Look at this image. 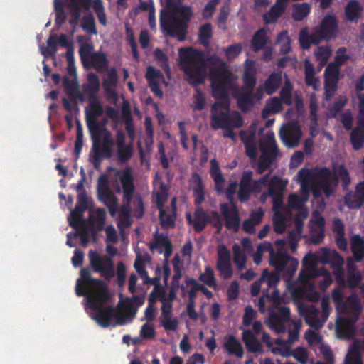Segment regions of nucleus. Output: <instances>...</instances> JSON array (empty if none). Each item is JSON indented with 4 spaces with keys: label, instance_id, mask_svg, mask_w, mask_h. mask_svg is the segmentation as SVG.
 I'll list each match as a JSON object with an SVG mask.
<instances>
[{
    "label": "nucleus",
    "instance_id": "obj_1",
    "mask_svg": "<svg viewBox=\"0 0 364 364\" xmlns=\"http://www.w3.org/2000/svg\"><path fill=\"white\" fill-rule=\"evenodd\" d=\"M90 274V270L82 269L81 278L77 279L75 287L78 296H86L85 309L90 316L102 327L129 323L134 317L136 309L142 304L141 301L133 296L122 301L116 310L105 307L109 298L107 286L102 281L92 279Z\"/></svg>",
    "mask_w": 364,
    "mask_h": 364
},
{
    "label": "nucleus",
    "instance_id": "obj_2",
    "mask_svg": "<svg viewBox=\"0 0 364 364\" xmlns=\"http://www.w3.org/2000/svg\"><path fill=\"white\" fill-rule=\"evenodd\" d=\"M208 62L210 68L213 95L218 100L212 107L211 127L214 129L225 130L223 136L235 139V134L231 130L233 127H240L242 119L237 112L228 114V102L227 97L230 93L237 97L236 79L228 71L227 65L217 56H212Z\"/></svg>",
    "mask_w": 364,
    "mask_h": 364
},
{
    "label": "nucleus",
    "instance_id": "obj_3",
    "mask_svg": "<svg viewBox=\"0 0 364 364\" xmlns=\"http://www.w3.org/2000/svg\"><path fill=\"white\" fill-rule=\"evenodd\" d=\"M297 181L301 185V197L291 194L289 198V206L291 209L299 210L300 214L294 221L295 230L290 232L289 241L293 252L296 250L297 242L301 237L303 222L308 211L303 208V204L308 200L309 194L313 192L314 196L318 198L323 191L326 196H330L337 184V180L328 169L319 172H312L307 169H301L297 173Z\"/></svg>",
    "mask_w": 364,
    "mask_h": 364
},
{
    "label": "nucleus",
    "instance_id": "obj_4",
    "mask_svg": "<svg viewBox=\"0 0 364 364\" xmlns=\"http://www.w3.org/2000/svg\"><path fill=\"white\" fill-rule=\"evenodd\" d=\"M338 314H343L344 317H338L336 320V333L340 338H349L354 332V324L358 320L360 312V301L356 295L350 296L344 303L343 294L340 289H335L332 293Z\"/></svg>",
    "mask_w": 364,
    "mask_h": 364
},
{
    "label": "nucleus",
    "instance_id": "obj_5",
    "mask_svg": "<svg viewBox=\"0 0 364 364\" xmlns=\"http://www.w3.org/2000/svg\"><path fill=\"white\" fill-rule=\"evenodd\" d=\"M318 262L314 253H309L303 259V269L299 273L298 283L295 285L287 284V288L294 299H306L310 301H316L319 299L312 282V279L319 274V269L316 268Z\"/></svg>",
    "mask_w": 364,
    "mask_h": 364
},
{
    "label": "nucleus",
    "instance_id": "obj_6",
    "mask_svg": "<svg viewBox=\"0 0 364 364\" xmlns=\"http://www.w3.org/2000/svg\"><path fill=\"white\" fill-rule=\"evenodd\" d=\"M338 32V21L333 14L326 15L319 27L316 28L311 34L307 28L301 31L299 42L304 49H308L311 44H318L323 40L335 38Z\"/></svg>",
    "mask_w": 364,
    "mask_h": 364
},
{
    "label": "nucleus",
    "instance_id": "obj_7",
    "mask_svg": "<svg viewBox=\"0 0 364 364\" xmlns=\"http://www.w3.org/2000/svg\"><path fill=\"white\" fill-rule=\"evenodd\" d=\"M102 113L103 109L100 103L97 100H92L90 102L89 107L86 109V119L92 134L93 148L97 150L102 144L103 149L108 151L113 144L110 133L107 130H102L100 132L97 131V119Z\"/></svg>",
    "mask_w": 364,
    "mask_h": 364
},
{
    "label": "nucleus",
    "instance_id": "obj_8",
    "mask_svg": "<svg viewBox=\"0 0 364 364\" xmlns=\"http://www.w3.org/2000/svg\"><path fill=\"white\" fill-rule=\"evenodd\" d=\"M178 53L181 65L190 82L203 83L207 73L200 54L189 48H181Z\"/></svg>",
    "mask_w": 364,
    "mask_h": 364
},
{
    "label": "nucleus",
    "instance_id": "obj_9",
    "mask_svg": "<svg viewBox=\"0 0 364 364\" xmlns=\"http://www.w3.org/2000/svg\"><path fill=\"white\" fill-rule=\"evenodd\" d=\"M355 94L358 99V114L357 127L351 134V142L355 149H359L364 144V74L355 83Z\"/></svg>",
    "mask_w": 364,
    "mask_h": 364
},
{
    "label": "nucleus",
    "instance_id": "obj_10",
    "mask_svg": "<svg viewBox=\"0 0 364 364\" xmlns=\"http://www.w3.org/2000/svg\"><path fill=\"white\" fill-rule=\"evenodd\" d=\"M256 68L253 60L247 59L244 63L243 80L245 89L241 94L237 93L240 106L245 110L253 103L252 91L256 84Z\"/></svg>",
    "mask_w": 364,
    "mask_h": 364
},
{
    "label": "nucleus",
    "instance_id": "obj_11",
    "mask_svg": "<svg viewBox=\"0 0 364 364\" xmlns=\"http://www.w3.org/2000/svg\"><path fill=\"white\" fill-rule=\"evenodd\" d=\"M348 59L346 49L343 47L339 48L336 51L335 62L330 63L325 70V90L326 98H331L336 90L338 80V66L343 64Z\"/></svg>",
    "mask_w": 364,
    "mask_h": 364
},
{
    "label": "nucleus",
    "instance_id": "obj_12",
    "mask_svg": "<svg viewBox=\"0 0 364 364\" xmlns=\"http://www.w3.org/2000/svg\"><path fill=\"white\" fill-rule=\"evenodd\" d=\"M260 156L258 161L257 172L263 173L272 164L278 155L274 134L268 132L259 142Z\"/></svg>",
    "mask_w": 364,
    "mask_h": 364
},
{
    "label": "nucleus",
    "instance_id": "obj_13",
    "mask_svg": "<svg viewBox=\"0 0 364 364\" xmlns=\"http://www.w3.org/2000/svg\"><path fill=\"white\" fill-rule=\"evenodd\" d=\"M315 255L318 262L331 264L337 283L345 286V275L343 268L344 260L338 252L335 250L323 247L320 249Z\"/></svg>",
    "mask_w": 364,
    "mask_h": 364
},
{
    "label": "nucleus",
    "instance_id": "obj_14",
    "mask_svg": "<svg viewBox=\"0 0 364 364\" xmlns=\"http://www.w3.org/2000/svg\"><path fill=\"white\" fill-rule=\"evenodd\" d=\"M252 171L245 172L242 175L238 192V196L241 201L247 200L251 192L261 191L269 181V174L258 181H252Z\"/></svg>",
    "mask_w": 364,
    "mask_h": 364
},
{
    "label": "nucleus",
    "instance_id": "obj_15",
    "mask_svg": "<svg viewBox=\"0 0 364 364\" xmlns=\"http://www.w3.org/2000/svg\"><path fill=\"white\" fill-rule=\"evenodd\" d=\"M89 259L93 269L100 272L106 279H111L114 275L112 260L106 256H101L95 251L89 252Z\"/></svg>",
    "mask_w": 364,
    "mask_h": 364
},
{
    "label": "nucleus",
    "instance_id": "obj_16",
    "mask_svg": "<svg viewBox=\"0 0 364 364\" xmlns=\"http://www.w3.org/2000/svg\"><path fill=\"white\" fill-rule=\"evenodd\" d=\"M269 196L273 198L274 230L277 233H282L289 220V211L282 206V194Z\"/></svg>",
    "mask_w": 364,
    "mask_h": 364
},
{
    "label": "nucleus",
    "instance_id": "obj_17",
    "mask_svg": "<svg viewBox=\"0 0 364 364\" xmlns=\"http://www.w3.org/2000/svg\"><path fill=\"white\" fill-rule=\"evenodd\" d=\"M84 183L85 178H82L76 186V191L78 193L77 203L75 209L71 210L68 218L70 225L75 228L81 225V215L87 208V196L84 191Z\"/></svg>",
    "mask_w": 364,
    "mask_h": 364
},
{
    "label": "nucleus",
    "instance_id": "obj_18",
    "mask_svg": "<svg viewBox=\"0 0 364 364\" xmlns=\"http://www.w3.org/2000/svg\"><path fill=\"white\" fill-rule=\"evenodd\" d=\"M302 133L300 126L294 122L283 124L279 130V136L285 146L293 148L296 146Z\"/></svg>",
    "mask_w": 364,
    "mask_h": 364
},
{
    "label": "nucleus",
    "instance_id": "obj_19",
    "mask_svg": "<svg viewBox=\"0 0 364 364\" xmlns=\"http://www.w3.org/2000/svg\"><path fill=\"white\" fill-rule=\"evenodd\" d=\"M113 175L115 178L113 187L117 191L120 192V185H122L124 198L129 200L134 191L133 178L130 169L127 168L123 171L114 170Z\"/></svg>",
    "mask_w": 364,
    "mask_h": 364
},
{
    "label": "nucleus",
    "instance_id": "obj_20",
    "mask_svg": "<svg viewBox=\"0 0 364 364\" xmlns=\"http://www.w3.org/2000/svg\"><path fill=\"white\" fill-rule=\"evenodd\" d=\"M298 311L301 316L304 317L306 323L316 330L322 328L326 323L321 313H319L313 305L299 304L298 305Z\"/></svg>",
    "mask_w": 364,
    "mask_h": 364
},
{
    "label": "nucleus",
    "instance_id": "obj_21",
    "mask_svg": "<svg viewBox=\"0 0 364 364\" xmlns=\"http://www.w3.org/2000/svg\"><path fill=\"white\" fill-rule=\"evenodd\" d=\"M97 191L100 200L108 207L111 215L114 217L117 213V200L107 188L106 180L103 176L99 178Z\"/></svg>",
    "mask_w": 364,
    "mask_h": 364
},
{
    "label": "nucleus",
    "instance_id": "obj_22",
    "mask_svg": "<svg viewBox=\"0 0 364 364\" xmlns=\"http://www.w3.org/2000/svg\"><path fill=\"white\" fill-rule=\"evenodd\" d=\"M290 320V311L289 308L282 307L279 314H272L267 321L269 326L277 333H284L287 330L286 323Z\"/></svg>",
    "mask_w": 364,
    "mask_h": 364
},
{
    "label": "nucleus",
    "instance_id": "obj_23",
    "mask_svg": "<svg viewBox=\"0 0 364 364\" xmlns=\"http://www.w3.org/2000/svg\"><path fill=\"white\" fill-rule=\"evenodd\" d=\"M325 221L323 218L316 211L314 212L309 223L311 234V241L314 244H319L323 238V228Z\"/></svg>",
    "mask_w": 364,
    "mask_h": 364
},
{
    "label": "nucleus",
    "instance_id": "obj_24",
    "mask_svg": "<svg viewBox=\"0 0 364 364\" xmlns=\"http://www.w3.org/2000/svg\"><path fill=\"white\" fill-rule=\"evenodd\" d=\"M223 215L225 220V226L228 230L237 231L240 227L238 212L233 205H221Z\"/></svg>",
    "mask_w": 364,
    "mask_h": 364
},
{
    "label": "nucleus",
    "instance_id": "obj_25",
    "mask_svg": "<svg viewBox=\"0 0 364 364\" xmlns=\"http://www.w3.org/2000/svg\"><path fill=\"white\" fill-rule=\"evenodd\" d=\"M282 73H272L268 78L259 86L257 89V100H259L262 97L263 92H265L268 95H272L275 92L282 82Z\"/></svg>",
    "mask_w": 364,
    "mask_h": 364
},
{
    "label": "nucleus",
    "instance_id": "obj_26",
    "mask_svg": "<svg viewBox=\"0 0 364 364\" xmlns=\"http://www.w3.org/2000/svg\"><path fill=\"white\" fill-rule=\"evenodd\" d=\"M255 127L256 124H253L250 131H242L240 133L242 141L245 146L246 154L253 161H255L257 159L256 139L255 135Z\"/></svg>",
    "mask_w": 364,
    "mask_h": 364
},
{
    "label": "nucleus",
    "instance_id": "obj_27",
    "mask_svg": "<svg viewBox=\"0 0 364 364\" xmlns=\"http://www.w3.org/2000/svg\"><path fill=\"white\" fill-rule=\"evenodd\" d=\"M364 202V183L357 185L354 193H349L345 197L346 204L350 208H358Z\"/></svg>",
    "mask_w": 364,
    "mask_h": 364
},
{
    "label": "nucleus",
    "instance_id": "obj_28",
    "mask_svg": "<svg viewBox=\"0 0 364 364\" xmlns=\"http://www.w3.org/2000/svg\"><path fill=\"white\" fill-rule=\"evenodd\" d=\"M146 78L149 82L151 90L156 95L161 97L162 92L159 88V85L164 80L163 74L159 70H156L154 67L149 66L146 73Z\"/></svg>",
    "mask_w": 364,
    "mask_h": 364
},
{
    "label": "nucleus",
    "instance_id": "obj_29",
    "mask_svg": "<svg viewBox=\"0 0 364 364\" xmlns=\"http://www.w3.org/2000/svg\"><path fill=\"white\" fill-rule=\"evenodd\" d=\"M363 6L357 0H350L345 7V16L348 21L357 22L360 18Z\"/></svg>",
    "mask_w": 364,
    "mask_h": 364
},
{
    "label": "nucleus",
    "instance_id": "obj_30",
    "mask_svg": "<svg viewBox=\"0 0 364 364\" xmlns=\"http://www.w3.org/2000/svg\"><path fill=\"white\" fill-rule=\"evenodd\" d=\"M287 5V0H277L271 9L267 14H264L263 19L264 23H271L275 22L284 11Z\"/></svg>",
    "mask_w": 364,
    "mask_h": 364
},
{
    "label": "nucleus",
    "instance_id": "obj_31",
    "mask_svg": "<svg viewBox=\"0 0 364 364\" xmlns=\"http://www.w3.org/2000/svg\"><path fill=\"white\" fill-rule=\"evenodd\" d=\"M223 346L227 352L236 356L242 358L244 354L242 346L240 342L232 336H227L223 339Z\"/></svg>",
    "mask_w": 364,
    "mask_h": 364
},
{
    "label": "nucleus",
    "instance_id": "obj_32",
    "mask_svg": "<svg viewBox=\"0 0 364 364\" xmlns=\"http://www.w3.org/2000/svg\"><path fill=\"white\" fill-rule=\"evenodd\" d=\"M117 82L118 77L116 70H109L107 78L104 80L103 85L105 87L107 95L114 102H116L117 100V95L114 90V87L117 85Z\"/></svg>",
    "mask_w": 364,
    "mask_h": 364
},
{
    "label": "nucleus",
    "instance_id": "obj_33",
    "mask_svg": "<svg viewBox=\"0 0 364 364\" xmlns=\"http://www.w3.org/2000/svg\"><path fill=\"white\" fill-rule=\"evenodd\" d=\"M348 269V281L346 282L345 286L339 284L341 287L349 286L351 288H354L358 285L361 280V274L359 271L356 269V267L354 264L353 259L349 258L347 264Z\"/></svg>",
    "mask_w": 364,
    "mask_h": 364
},
{
    "label": "nucleus",
    "instance_id": "obj_34",
    "mask_svg": "<svg viewBox=\"0 0 364 364\" xmlns=\"http://www.w3.org/2000/svg\"><path fill=\"white\" fill-rule=\"evenodd\" d=\"M360 350H364V341H355L346 355L344 364H362Z\"/></svg>",
    "mask_w": 364,
    "mask_h": 364
},
{
    "label": "nucleus",
    "instance_id": "obj_35",
    "mask_svg": "<svg viewBox=\"0 0 364 364\" xmlns=\"http://www.w3.org/2000/svg\"><path fill=\"white\" fill-rule=\"evenodd\" d=\"M152 250H157L160 253L164 252L166 260L168 259L172 252L171 245L166 236L159 235L156 237V242L151 245Z\"/></svg>",
    "mask_w": 364,
    "mask_h": 364
},
{
    "label": "nucleus",
    "instance_id": "obj_36",
    "mask_svg": "<svg viewBox=\"0 0 364 364\" xmlns=\"http://www.w3.org/2000/svg\"><path fill=\"white\" fill-rule=\"evenodd\" d=\"M318 100L315 95H311L309 99V109H310V130L311 134L315 136L318 133Z\"/></svg>",
    "mask_w": 364,
    "mask_h": 364
},
{
    "label": "nucleus",
    "instance_id": "obj_37",
    "mask_svg": "<svg viewBox=\"0 0 364 364\" xmlns=\"http://www.w3.org/2000/svg\"><path fill=\"white\" fill-rule=\"evenodd\" d=\"M333 232L338 247L341 250H347L348 242L344 236V226L338 219L333 221Z\"/></svg>",
    "mask_w": 364,
    "mask_h": 364
},
{
    "label": "nucleus",
    "instance_id": "obj_38",
    "mask_svg": "<svg viewBox=\"0 0 364 364\" xmlns=\"http://www.w3.org/2000/svg\"><path fill=\"white\" fill-rule=\"evenodd\" d=\"M191 187L193 191L196 203L199 204L205 199L203 186L200 177L195 173L191 179Z\"/></svg>",
    "mask_w": 364,
    "mask_h": 364
},
{
    "label": "nucleus",
    "instance_id": "obj_39",
    "mask_svg": "<svg viewBox=\"0 0 364 364\" xmlns=\"http://www.w3.org/2000/svg\"><path fill=\"white\" fill-rule=\"evenodd\" d=\"M187 219L189 223L193 224L195 230L197 232L203 230L208 222V217L206 215L205 213L199 209L195 212L193 220H192L190 214H187Z\"/></svg>",
    "mask_w": 364,
    "mask_h": 364
},
{
    "label": "nucleus",
    "instance_id": "obj_40",
    "mask_svg": "<svg viewBox=\"0 0 364 364\" xmlns=\"http://www.w3.org/2000/svg\"><path fill=\"white\" fill-rule=\"evenodd\" d=\"M154 191L156 196L157 206L159 209H161L166 200L168 190L166 186L159 181L158 175L156 176V179L154 182Z\"/></svg>",
    "mask_w": 364,
    "mask_h": 364
},
{
    "label": "nucleus",
    "instance_id": "obj_41",
    "mask_svg": "<svg viewBox=\"0 0 364 364\" xmlns=\"http://www.w3.org/2000/svg\"><path fill=\"white\" fill-rule=\"evenodd\" d=\"M289 257L286 254H275L274 250L271 247L269 264L277 270L282 272L285 269Z\"/></svg>",
    "mask_w": 364,
    "mask_h": 364
},
{
    "label": "nucleus",
    "instance_id": "obj_42",
    "mask_svg": "<svg viewBox=\"0 0 364 364\" xmlns=\"http://www.w3.org/2000/svg\"><path fill=\"white\" fill-rule=\"evenodd\" d=\"M351 249L356 261L360 262L364 257V240L355 235L351 237Z\"/></svg>",
    "mask_w": 364,
    "mask_h": 364
},
{
    "label": "nucleus",
    "instance_id": "obj_43",
    "mask_svg": "<svg viewBox=\"0 0 364 364\" xmlns=\"http://www.w3.org/2000/svg\"><path fill=\"white\" fill-rule=\"evenodd\" d=\"M293 325V328L289 330V338L287 341L282 339H277L275 341V344L277 346H288L287 343H291L294 342L298 338L299 335V331L301 326V321H294L292 320L291 321Z\"/></svg>",
    "mask_w": 364,
    "mask_h": 364
},
{
    "label": "nucleus",
    "instance_id": "obj_44",
    "mask_svg": "<svg viewBox=\"0 0 364 364\" xmlns=\"http://www.w3.org/2000/svg\"><path fill=\"white\" fill-rule=\"evenodd\" d=\"M242 338L243 341L245 343L247 348L253 353H257L260 351L261 346L258 341V340L255 338V336L252 334L251 331L246 330L242 333Z\"/></svg>",
    "mask_w": 364,
    "mask_h": 364
},
{
    "label": "nucleus",
    "instance_id": "obj_45",
    "mask_svg": "<svg viewBox=\"0 0 364 364\" xmlns=\"http://www.w3.org/2000/svg\"><path fill=\"white\" fill-rule=\"evenodd\" d=\"M282 109L281 101L277 98H271L267 101L262 114L264 118H267L271 114H274L279 112Z\"/></svg>",
    "mask_w": 364,
    "mask_h": 364
},
{
    "label": "nucleus",
    "instance_id": "obj_46",
    "mask_svg": "<svg viewBox=\"0 0 364 364\" xmlns=\"http://www.w3.org/2000/svg\"><path fill=\"white\" fill-rule=\"evenodd\" d=\"M332 54V51L328 46L317 47L314 51L316 60L318 63L320 69H321L328 62Z\"/></svg>",
    "mask_w": 364,
    "mask_h": 364
},
{
    "label": "nucleus",
    "instance_id": "obj_47",
    "mask_svg": "<svg viewBox=\"0 0 364 364\" xmlns=\"http://www.w3.org/2000/svg\"><path fill=\"white\" fill-rule=\"evenodd\" d=\"M287 184V181H283L277 176H274L272 178L269 183L268 194H282V191L285 188Z\"/></svg>",
    "mask_w": 364,
    "mask_h": 364
},
{
    "label": "nucleus",
    "instance_id": "obj_48",
    "mask_svg": "<svg viewBox=\"0 0 364 364\" xmlns=\"http://www.w3.org/2000/svg\"><path fill=\"white\" fill-rule=\"evenodd\" d=\"M211 168H210V173L211 176L213 178L215 187L218 191H221L223 189V178L221 175L220 168L216 163V161L213 159L210 161Z\"/></svg>",
    "mask_w": 364,
    "mask_h": 364
},
{
    "label": "nucleus",
    "instance_id": "obj_49",
    "mask_svg": "<svg viewBox=\"0 0 364 364\" xmlns=\"http://www.w3.org/2000/svg\"><path fill=\"white\" fill-rule=\"evenodd\" d=\"M199 279L201 282L210 288L216 287L217 284L214 272L209 266L205 267L204 272L200 274Z\"/></svg>",
    "mask_w": 364,
    "mask_h": 364
},
{
    "label": "nucleus",
    "instance_id": "obj_50",
    "mask_svg": "<svg viewBox=\"0 0 364 364\" xmlns=\"http://www.w3.org/2000/svg\"><path fill=\"white\" fill-rule=\"evenodd\" d=\"M87 67H95L97 70L103 69L107 65V60L104 54L95 53L91 56L90 60L85 64Z\"/></svg>",
    "mask_w": 364,
    "mask_h": 364
},
{
    "label": "nucleus",
    "instance_id": "obj_51",
    "mask_svg": "<svg viewBox=\"0 0 364 364\" xmlns=\"http://www.w3.org/2000/svg\"><path fill=\"white\" fill-rule=\"evenodd\" d=\"M159 321L164 328L168 331H176L178 329L179 321L171 315L160 316Z\"/></svg>",
    "mask_w": 364,
    "mask_h": 364
},
{
    "label": "nucleus",
    "instance_id": "obj_52",
    "mask_svg": "<svg viewBox=\"0 0 364 364\" xmlns=\"http://www.w3.org/2000/svg\"><path fill=\"white\" fill-rule=\"evenodd\" d=\"M234 262L239 269H243L246 264V255L238 245H235L232 248Z\"/></svg>",
    "mask_w": 364,
    "mask_h": 364
},
{
    "label": "nucleus",
    "instance_id": "obj_53",
    "mask_svg": "<svg viewBox=\"0 0 364 364\" xmlns=\"http://www.w3.org/2000/svg\"><path fill=\"white\" fill-rule=\"evenodd\" d=\"M260 280L262 283H267L268 289L274 288L279 281V275L276 272L269 273L267 269H264Z\"/></svg>",
    "mask_w": 364,
    "mask_h": 364
},
{
    "label": "nucleus",
    "instance_id": "obj_54",
    "mask_svg": "<svg viewBox=\"0 0 364 364\" xmlns=\"http://www.w3.org/2000/svg\"><path fill=\"white\" fill-rule=\"evenodd\" d=\"M291 356L300 364H307L309 361V353L308 350L303 347H298L291 350Z\"/></svg>",
    "mask_w": 364,
    "mask_h": 364
},
{
    "label": "nucleus",
    "instance_id": "obj_55",
    "mask_svg": "<svg viewBox=\"0 0 364 364\" xmlns=\"http://www.w3.org/2000/svg\"><path fill=\"white\" fill-rule=\"evenodd\" d=\"M90 219L95 226L101 228L105 219V212L103 209H92L90 213Z\"/></svg>",
    "mask_w": 364,
    "mask_h": 364
},
{
    "label": "nucleus",
    "instance_id": "obj_56",
    "mask_svg": "<svg viewBox=\"0 0 364 364\" xmlns=\"http://www.w3.org/2000/svg\"><path fill=\"white\" fill-rule=\"evenodd\" d=\"M304 336L308 343L317 352V346L323 341L321 336L312 329L307 330Z\"/></svg>",
    "mask_w": 364,
    "mask_h": 364
},
{
    "label": "nucleus",
    "instance_id": "obj_57",
    "mask_svg": "<svg viewBox=\"0 0 364 364\" xmlns=\"http://www.w3.org/2000/svg\"><path fill=\"white\" fill-rule=\"evenodd\" d=\"M310 11V6L306 3L296 4L294 5L293 17L296 21H300L306 17Z\"/></svg>",
    "mask_w": 364,
    "mask_h": 364
},
{
    "label": "nucleus",
    "instance_id": "obj_58",
    "mask_svg": "<svg viewBox=\"0 0 364 364\" xmlns=\"http://www.w3.org/2000/svg\"><path fill=\"white\" fill-rule=\"evenodd\" d=\"M155 291L157 294L159 299L162 303L161 314L160 316H165L171 315L172 304L165 299V296L163 294V289L155 288Z\"/></svg>",
    "mask_w": 364,
    "mask_h": 364
},
{
    "label": "nucleus",
    "instance_id": "obj_59",
    "mask_svg": "<svg viewBox=\"0 0 364 364\" xmlns=\"http://www.w3.org/2000/svg\"><path fill=\"white\" fill-rule=\"evenodd\" d=\"M217 269L224 279H228L232 275V269L230 262H217Z\"/></svg>",
    "mask_w": 364,
    "mask_h": 364
},
{
    "label": "nucleus",
    "instance_id": "obj_60",
    "mask_svg": "<svg viewBox=\"0 0 364 364\" xmlns=\"http://www.w3.org/2000/svg\"><path fill=\"white\" fill-rule=\"evenodd\" d=\"M280 95L284 103L287 105L291 104V86L287 77H286L284 86L282 87Z\"/></svg>",
    "mask_w": 364,
    "mask_h": 364
},
{
    "label": "nucleus",
    "instance_id": "obj_61",
    "mask_svg": "<svg viewBox=\"0 0 364 364\" xmlns=\"http://www.w3.org/2000/svg\"><path fill=\"white\" fill-rule=\"evenodd\" d=\"M212 37V27L210 23H205L200 28L199 38L203 44L207 46Z\"/></svg>",
    "mask_w": 364,
    "mask_h": 364
},
{
    "label": "nucleus",
    "instance_id": "obj_62",
    "mask_svg": "<svg viewBox=\"0 0 364 364\" xmlns=\"http://www.w3.org/2000/svg\"><path fill=\"white\" fill-rule=\"evenodd\" d=\"M92 5L95 12L100 22L102 25L105 26L107 23V18L104 12V7L102 6L101 0H94L92 1Z\"/></svg>",
    "mask_w": 364,
    "mask_h": 364
},
{
    "label": "nucleus",
    "instance_id": "obj_63",
    "mask_svg": "<svg viewBox=\"0 0 364 364\" xmlns=\"http://www.w3.org/2000/svg\"><path fill=\"white\" fill-rule=\"evenodd\" d=\"M267 42V38L264 31H259L254 36L252 45L255 50L262 48Z\"/></svg>",
    "mask_w": 364,
    "mask_h": 364
},
{
    "label": "nucleus",
    "instance_id": "obj_64",
    "mask_svg": "<svg viewBox=\"0 0 364 364\" xmlns=\"http://www.w3.org/2000/svg\"><path fill=\"white\" fill-rule=\"evenodd\" d=\"M93 54V47L90 43H85L81 45L80 55L84 65L90 60Z\"/></svg>",
    "mask_w": 364,
    "mask_h": 364
}]
</instances>
